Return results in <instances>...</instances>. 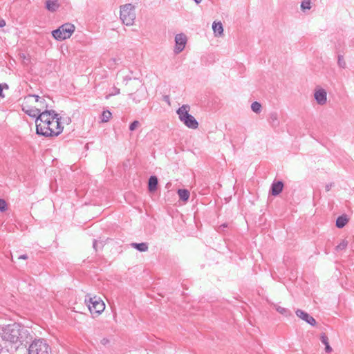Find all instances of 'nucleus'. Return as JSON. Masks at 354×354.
Wrapping results in <instances>:
<instances>
[{"mask_svg":"<svg viewBox=\"0 0 354 354\" xmlns=\"http://www.w3.org/2000/svg\"><path fill=\"white\" fill-rule=\"evenodd\" d=\"M59 7L58 0H47L46 1V8L50 12L56 11Z\"/></svg>","mask_w":354,"mask_h":354,"instance_id":"nucleus-16","label":"nucleus"},{"mask_svg":"<svg viewBox=\"0 0 354 354\" xmlns=\"http://www.w3.org/2000/svg\"><path fill=\"white\" fill-rule=\"evenodd\" d=\"M212 29L216 36H221L223 35V28L221 22L214 21Z\"/></svg>","mask_w":354,"mask_h":354,"instance_id":"nucleus-19","label":"nucleus"},{"mask_svg":"<svg viewBox=\"0 0 354 354\" xmlns=\"http://www.w3.org/2000/svg\"><path fill=\"white\" fill-rule=\"evenodd\" d=\"M196 3H199L202 0H194Z\"/></svg>","mask_w":354,"mask_h":354,"instance_id":"nucleus-47","label":"nucleus"},{"mask_svg":"<svg viewBox=\"0 0 354 354\" xmlns=\"http://www.w3.org/2000/svg\"><path fill=\"white\" fill-rule=\"evenodd\" d=\"M120 61V59L112 58L109 61V66L113 67L115 65L118 64V62Z\"/></svg>","mask_w":354,"mask_h":354,"instance_id":"nucleus-32","label":"nucleus"},{"mask_svg":"<svg viewBox=\"0 0 354 354\" xmlns=\"http://www.w3.org/2000/svg\"><path fill=\"white\" fill-rule=\"evenodd\" d=\"M134 6L130 3L125 4L120 8V19L126 26H131L133 24L136 18Z\"/></svg>","mask_w":354,"mask_h":354,"instance_id":"nucleus-7","label":"nucleus"},{"mask_svg":"<svg viewBox=\"0 0 354 354\" xmlns=\"http://www.w3.org/2000/svg\"><path fill=\"white\" fill-rule=\"evenodd\" d=\"M163 98L165 102H168V104H169V97L168 95H165Z\"/></svg>","mask_w":354,"mask_h":354,"instance_id":"nucleus-44","label":"nucleus"},{"mask_svg":"<svg viewBox=\"0 0 354 354\" xmlns=\"http://www.w3.org/2000/svg\"><path fill=\"white\" fill-rule=\"evenodd\" d=\"M8 208L7 203L4 199H0V212H5Z\"/></svg>","mask_w":354,"mask_h":354,"instance_id":"nucleus-29","label":"nucleus"},{"mask_svg":"<svg viewBox=\"0 0 354 354\" xmlns=\"http://www.w3.org/2000/svg\"><path fill=\"white\" fill-rule=\"evenodd\" d=\"M314 97L318 104L324 105L327 101V93L324 88L317 89L315 91Z\"/></svg>","mask_w":354,"mask_h":354,"instance_id":"nucleus-10","label":"nucleus"},{"mask_svg":"<svg viewBox=\"0 0 354 354\" xmlns=\"http://www.w3.org/2000/svg\"><path fill=\"white\" fill-rule=\"evenodd\" d=\"M129 96L136 103H138L140 102V99L136 97L133 94L131 93L129 95Z\"/></svg>","mask_w":354,"mask_h":354,"instance_id":"nucleus-37","label":"nucleus"},{"mask_svg":"<svg viewBox=\"0 0 354 354\" xmlns=\"http://www.w3.org/2000/svg\"><path fill=\"white\" fill-rule=\"evenodd\" d=\"M30 97H33L35 98V101L39 102L40 101V100L41 99V97H40L39 95H30Z\"/></svg>","mask_w":354,"mask_h":354,"instance_id":"nucleus-42","label":"nucleus"},{"mask_svg":"<svg viewBox=\"0 0 354 354\" xmlns=\"http://www.w3.org/2000/svg\"><path fill=\"white\" fill-rule=\"evenodd\" d=\"M19 333H20V335H19L17 343L19 342L21 345H26L27 344L32 342V341L34 340L32 332L24 326L20 325V330Z\"/></svg>","mask_w":354,"mask_h":354,"instance_id":"nucleus-8","label":"nucleus"},{"mask_svg":"<svg viewBox=\"0 0 354 354\" xmlns=\"http://www.w3.org/2000/svg\"><path fill=\"white\" fill-rule=\"evenodd\" d=\"M8 88V86L6 84H0V97H4V95L3 94V88Z\"/></svg>","mask_w":354,"mask_h":354,"instance_id":"nucleus-34","label":"nucleus"},{"mask_svg":"<svg viewBox=\"0 0 354 354\" xmlns=\"http://www.w3.org/2000/svg\"><path fill=\"white\" fill-rule=\"evenodd\" d=\"M283 183L282 181L274 182L270 188L271 194L273 196L279 195L283 190Z\"/></svg>","mask_w":354,"mask_h":354,"instance_id":"nucleus-13","label":"nucleus"},{"mask_svg":"<svg viewBox=\"0 0 354 354\" xmlns=\"http://www.w3.org/2000/svg\"><path fill=\"white\" fill-rule=\"evenodd\" d=\"M39 102H40L41 104H43V105L46 104V101L44 98H41Z\"/></svg>","mask_w":354,"mask_h":354,"instance_id":"nucleus-45","label":"nucleus"},{"mask_svg":"<svg viewBox=\"0 0 354 354\" xmlns=\"http://www.w3.org/2000/svg\"><path fill=\"white\" fill-rule=\"evenodd\" d=\"M23 111H24L25 113L28 115L30 117L35 118L37 119L39 112L40 109L30 106H23L22 108Z\"/></svg>","mask_w":354,"mask_h":354,"instance_id":"nucleus-14","label":"nucleus"},{"mask_svg":"<svg viewBox=\"0 0 354 354\" xmlns=\"http://www.w3.org/2000/svg\"><path fill=\"white\" fill-rule=\"evenodd\" d=\"M158 178L156 176H151L148 182V189L150 192H153L157 189Z\"/></svg>","mask_w":354,"mask_h":354,"instance_id":"nucleus-15","label":"nucleus"},{"mask_svg":"<svg viewBox=\"0 0 354 354\" xmlns=\"http://www.w3.org/2000/svg\"><path fill=\"white\" fill-rule=\"evenodd\" d=\"M28 258L27 254H22L19 257V259H24L26 260Z\"/></svg>","mask_w":354,"mask_h":354,"instance_id":"nucleus-43","label":"nucleus"},{"mask_svg":"<svg viewBox=\"0 0 354 354\" xmlns=\"http://www.w3.org/2000/svg\"><path fill=\"white\" fill-rule=\"evenodd\" d=\"M190 106L188 104H183L179 107L176 113L179 120L188 128L196 129L198 127V122L195 118L189 113Z\"/></svg>","mask_w":354,"mask_h":354,"instance_id":"nucleus-2","label":"nucleus"},{"mask_svg":"<svg viewBox=\"0 0 354 354\" xmlns=\"http://www.w3.org/2000/svg\"><path fill=\"white\" fill-rule=\"evenodd\" d=\"M176 48L175 53L176 54L183 50L187 43V37L183 33L177 34L175 37Z\"/></svg>","mask_w":354,"mask_h":354,"instance_id":"nucleus-9","label":"nucleus"},{"mask_svg":"<svg viewBox=\"0 0 354 354\" xmlns=\"http://www.w3.org/2000/svg\"><path fill=\"white\" fill-rule=\"evenodd\" d=\"M226 227H227V224L223 223L218 227V232H222Z\"/></svg>","mask_w":354,"mask_h":354,"instance_id":"nucleus-36","label":"nucleus"},{"mask_svg":"<svg viewBox=\"0 0 354 354\" xmlns=\"http://www.w3.org/2000/svg\"><path fill=\"white\" fill-rule=\"evenodd\" d=\"M178 196L183 201H187L190 196V193L187 189H179L177 192Z\"/></svg>","mask_w":354,"mask_h":354,"instance_id":"nucleus-21","label":"nucleus"},{"mask_svg":"<svg viewBox=\"0 0 354 354\" xmlns=\"http://www.w3.org/2000/svg\"><path fill=\"white\" fill-rule=\"evenodd\" d=\"M325 351L326 353H330L332 351V348L330 347L329 344L325 346Z\"/></svg>","mask_w":354,"mask_h":354,"instance_id":"nucleus-40","label":"nucleus"},{"mask_svg":"<svg viewBox=\"0 0 354 354\" xmlns=\"http://www.w3.org/2000/svg\"><path fill=\"white\" fill-rule=\"evenodd\" d=\"M310 0H304L301 4V9L303 10H309L310 8Z\"/></svg>","mask_w":354,"mask_h":354,"instance_id":"nucleus-28","label":"nucleus"},{"mask_svg":"<svg viewBox=\"0 0 354 354\" xmlns=\"http://www.w3.org/2000/svg\"><path fill=\"white\" fill-rule=\"evenodd\" d=\"M111 113L109 111H104L102 114V121L106 122L111 117Z\"/></svg>","mask_w":354,"mask_h":354,"instance_id":"nucleus-25","label":"nucleus"},{"mask_svg":"<svg viewBox=\"0 0 354 354\" xmlns=\"http://www.w3.org/2000/svg\"><path fill=\"white\" fill-rule=\"evenodd\" d=\"M115 94H119L120 93V89L117 88H115Z\"/></svg>","mask_w":354,"mask_h":354,"instance_id":"nucleus-46","label":"nucleus"},{"mask_svg":"<svg viewBox=\"0 0 354 354\" xmlns=\"http://www.w3.org/2000/svg\"><path fill=\"white\" fill-rule=\"evenodd\" d=\"M337 64L340 68H346V62L344 59V56L342 55H339L337 57Z\"/></svg>","mask_w":354,"mask_h":354,"instance_id":"nucleus-27","label":"nucleus"},{"mask_svg":"<svg viewBox=\"0 0 354 354\" xmlns=\"http://www.w3.org/2000/svg\"><path fill=\"white\" fill-rule=\"evenodd\" d=\"M60 120H61V118L59 117V115L57 117H55L54 118H53L49 122L50 124H49L48 131H54V133H55L56 131L58 130L57 129L59 127V129L61 130V133H62L64 127L62 125Z\"/></svg>","mask_w":354,"mask_h":354,"instance_id":"nucleus-12","label":"nucleus"},{"mask_svg":"<svg viewBox=\"0 0 354 354\" xmlns=\"http://www.w3.org/2000/svg\"><path fill=\"white\" fill-rule=\"evenodd\" d=\"M272 306L279 313H280L281 315H282L285 317H288L291 315L290 310H288V308L281 307L275 304H272Z\"/></svg>","mask_w":354,"mask_h":354,"instance_id":"nucleus-20","label":"nucleus"},{"mask_svg":"<svg viewBox=\"0 0 354 354\" xmlns=\"http://www.w3.org/2000/svg\"><path fill=\"white\" fill-rule=\"evenodd\" d=\"M131 245L140 252H146L148 250V244L147 243H132Z\"/></svg>","mask_w":354,"mask_h":354,"instance_id":"nucleus-22","label":"nucleus"},{"mask_svg":"<svg viewBox=\"0 0 354 354\" xmlns=\"http://www.w3.org/2000/svg\"><path fill=\"white\" fill-rule=\"evenodd\" d=\"M58 114L54 110H45L39 112L37 119H35L36 123V133L37 135L43 136L44 137H54L57 136L61 133V130L56 131L55 133L53 131H49V122L55 117H57Z\"/></svg>","mask_w":354,"mask_h":354,"instance_id":"nucleus-1","label":"nucleus"},{"mask_svg":"<svg viewBox=\"0 0 354 354\" xmlns=\"http://www.w3.org/2000/svg\"><path fill=\"white\" fill-rule=\"evenodd\" d=\"M348 222V218L346 214L341 215L336 220V226L338 228L344 227Z\"/></svg>","mask_w":354,"mask_h":354,"instance_id":"nucleus-18","label":"nucleus"},{"mask_svg":"<svg viewBox=\"0 0 354 354\" xmlns=\"http://www.w3.org/2000/svg\"><path fill=\"white\" fill-rule=\"evenodd\" d=\"M85 302L91 314L100 315L105 308L104 301L97 296L91 297V295H87Z\"/></svg>","mask_w":354,"mask_h":354,"instance_id":"nucleus-6","label":"nucleus"},{"mask_svg":"<svg viewBox=\"0 0 354 354\" xmlns=\"http://www.w3.org/2000/svg\"><path fill=\"white\" fill-rule=\"evenodd\" d=\"M348 241L346 240H343L339 245H337L335 248L337 251L343 250L346 248L348 246Z\"/></svg>","mask_w":354,"mask_h":354,"instance_id":"nucleus-26","label":"nucleus"},{"mask_svg":"<svg viewBox=\"0 0 354 354\" xmlns=\"http://www.w3.org/2000/svg\"><path fill=\"white\" fill-rule=\"evenodd\" d=\"M110 339L107 337H104L101 339L100 343L104 346H108L110 344Z\"/></svg>","mask_w":354,"mask_h":354,"instance_id":"nucleus-33","label":"nucleus"},{"mask_svg":"<svg viewBox=\"0 0 354 354\" xmlns=\"http://www.w3.org/2000/svg\"><path fill=\"white\" fill-rule=\"evenodd\" d=\"M75 26L70 23H66L56 30L52 31L53 37L58 41H63L71 37L75 31Z\"/></svg>","mask_w":354,"mask_h":354,"instance_id":"nucleus-5","label":"nucleus"},{"mask_svg":"<svg viewBox=\"0 0 354 354\" xmlns=\"http://www.w3.org/2000/svg\"><path fill=\"white\" fill-rule=\"evenodd\" d=\"M131 80V77L127 75L123 77V82L125 83V84H127L128 82Z\"/></svg>","mask_w":354,"mask_h":354,"instance_id":"nucleus-39","label":"nucleus"},{"mask_svg":"<svg viewBox=\"0 0 354 354\" xmlns=\"http://www.w3.org/2000/svg\"><path fill=\"white\" fill-rule=\"evenodd\" d=\"M334 186V183H330L328 184H326V186H325V189H326V192H328L330 190V189Z\"/></svg>","mask_w":354,"mask_h":354,"instance_id":"nucleus-38","label":"nucleus"},{"mask_svg":"<svg viewBox=\"0 0 354 354\" xmlns=\"http://www.w3.org/2000/svg\"><path fill=\"white\" fill-rule=\"evenodd\" d=\"M102 243L101 242H97L96 240H94L93 247L95 249V250L97 251L98 247H102Z\"/></svg>","mask_w":354,"mask_h":354,"instance_id":"nucleus-35","label":"nucleus"},{"mask_svg":"<svg viewBox=\"0 0 354 354\" xmlns=\"http://www.w3.org/2000/svg\"><path fill=\"white\" fill-rule=\"evenodd\" d=\"M6 21L1 18H0V28H3L6 26Z\"/></svg>","mask_w":354,"mask_h":354,"instance_id":"nucleus-41","label":"nucleus"},{"mask_svg":"<svg viewBox=\"0 0 354 354\" xmlns=\"http://www.w3.org/2000/svg\"><path fill=\"white\" fill-rule=\"evenodd\" d=\"M20 330V324L15 323L13 324H9L6 326L2 333V341L4 344H6V342L12 344L17 343L19 338V331Z\"/></svg>","mask_w":354,"mask_h":354,"instance_id":"nucleus-3","label":"nucleus"},{"mask_svg":"<svg viewBox=\"0 0 354 354\" xmlns=\"http://www.w3.org/2000/svg\"><path fill=\"white\" fill-rule=\"evenodd\" d=\"M139 124H140L139 121L134 120L133 122H131L130 124V125H129V130L131 131H134L138 127Z\"/></svg>","mask_w":354,"mask_h":354,"instance_id":"nucleus-30","label":"nucleus"},{"mask_svg":"<svg viewBox=\"0 0 354 354\" xmlns=\"http://www.w3.org/2000/svg\"><path fill=\"white\" fill-rule=\"evenodd\" d=\"M251 109L256 113H259L261 111V104L258 102H254L251 104Z\"/></svg>","mask_w":354,"mask_h":354,"instance_id":"nucleus-23","label":"nucleus"},{"mask_svg":"<svg viewBox=\"0 0 354 354\" xmlns=\"http://www.w3.org/2000/svg\"><path fill=\"white\" fill-rule=\"evenodd\" d=\"M9 344L8 342H6V344H4L2 341V337H1L0 341V354L4 353H8L9 352Z\"/></svg>","mask_w":354,"mask_h":354,"instance_id":"nucleus-24","label":"nucleus"},{"mask_svg":"<svg viewBox=\"0 0 354 354\" xmlns=\"http://www.w3.org/2000/svg\"><path fill=\"white\" fill-rule=\"evenodd\" d=\"M268 120V122L270 124V125L274 128H276V127H279V125L278 114L277 112L270 113L269 114Z\"/></svg>","mask_w":354,"mask_h":354,"instance_id":"nucleus-17","label":"nucleus"},{"mask_svg":"<svg viewBox=\"0 0 354 354\" xmlns=\"http://www.w3.org/2000/svg\"><path fill=\"white\" fill-rule=\"evenodd\" d=\"M297 317L309 324L310 325L314 326L316 325L317 322L316 320L310 316L308 313H306L305 311L297 309L295 312Z\"/></svg>","mask_w":354,"mask_h":354,"instance_id":"nucleus-11","label":"nucleus"},{"mask_svg":"<svg viewBox=\"0 0 354 354\" xmlns=\"http://www.w3.org/2000/svg\"><path fill=\"white\" fill-rule=\"evenodd\" d=\"M320 340H321L322 343L324 344L325 346L329 344L328 338L324 333H322L321 335Z\"/></svg>","mask_w":354,"mask_h":354,"instance_id":"nucleus-31","label":"nucleus"},{"mask_svg":"<svg viewBox=\"0 0 354 354\" xmlns=\"http://www.w3.org/2000/svg\"><path fill=\"white\" fill-rule=\"evenodd\" d=\"M27 351L28 354H50L51 348L45 339L38 338L32 341Z\"/></svg>","mask_w":354,"mask_h":354,"instance_id":"nucleus-4","label":"nucleus"}]
</instances>
